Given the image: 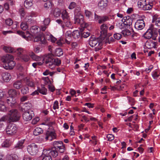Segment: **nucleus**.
Instances as JSON below:
<instances>
[{
	"label": "nucleus",
	"instance_id": "obj_1",
	"mask_svg": "<svg viewBox=\"0 0 160 160\" xmlns=\"http://www.w3.org/2000/svg\"><path fill=\"white\" fill-rule=\"evenodd\" d=\"M21 117V115L18 110L16 109L10 110L7 115H4L1 118L2 121H8L10 122L18 121Z\"/></svg>",
	"mask_w": 160,
	"mask_h": 160
},
{
	"label": "nucleus",
	"instance_id": "obj_2",
	"mask_svg": "<svg viewBox=\"0 0 160 160\" xmlns=\"http://www.w3.org/2000/svg\"><path fill=\"white\" fill-rule=\"evenodd\" d=\"M13 56L10 54H7L3 56L2 60L3 62V67L6 69H12L15 65V63L13 61Z\"/></svg>",
	"mask_w": 160,
	"mask_h": 160
},
{
	"label": "nucleus",
	"instance_id": "obj_3",
	"mask_svg": "<svg viewBox=\"0 0 160 160\" xmlns=\"http://www.w3.org/2000/svg\"><path fill=\"white\" fill-rule=\"evenodd\" d=\"M89 43L91 47H94L96 52L99 51L102 48V41L99 38L91 37L89 39Z\"/></svg>",
	"mask_w": 160,
	"mask_h": 160
},
{
	"label": "nucleus",
	"instance_id": "obj_4",
	"mask_svg": "<svg viewBox=\"0 0 160 160\" xmlns=\"http://www.w3.org/2000/svg\"><path fill=\"white\" fill-rule=\"evenodd\" d=\"M53 58L51 54H45L42 60L43 62H45L46 65L50 68H52Z\"/></svg>",
	"mask_w": 160,
	"mask_h": 160
},
{
	"label": "nucleus",
	"instance_id": "obj_5",
	"mask_svg": "<svg viewBox=\"0 0 160 160\" xmlns=\"http://www.w3.org/2000/svg\"><path fill=\"white\" fill-rule=\"evenodd\" d=\"M27 150L28 153L31 155H35L38 152V146L34 143H32L28 146Z\"/></svg>",
	"mask_w": 160,
	"mask_h": 160
},
{
	"label": "nucleus",
	"instance_id": "obj_6",
	"mask_svg": "<svg viewBox=\"0 0 160 160\" xmlns=\"http://www.w3.org/2000/svg\"><path fill=\"white\" fill-rule=\"evenodd\" d=\"M17 128L15 124H10L7 126L6 131L7 134L12 136L16 132Z\"/></svg>",
	"mask_w": 160,
	"mask_h": 160
},
{
	"label": "nucleus",
	"instance_id": "obj_7",
	"mask_svg": "<svg viewBox=\"0 0 160 160\" xmlns=\"http://www.w3.org/2000/svg\"><path fill=\"white\" fill-rule=\"evenodd\" d=\"M53 146L54 148L58 150L60 152L62 153L64 152L65 147L62 142L60 141H54L53 142Z\"/></svg>",
	"mask_w": 160,
	"mask_h": 160
},
{
	"label": "nucleus",
	"instance_id": "obj_8",
	"mask_svg": "<svg viewBox=\"0 0 160 160\" xmlns=\"http://www.w3.org/2000/svg\"><path fill=\"white\" fill-rule=\"evenodd\" d=\"M94 19L95 21H98V23L100 24L103 23L109 20V18L108 16L106 15L98 16L95 13H94Z\"/></svg>",
	"mask_w": 160,
	"mask_h": 160
},
{
	"label": "nucleus",
	"instance_id": "obj_9",
	"mask_svg": "<svg viewBox=\"0 0 160 160\" xmlns=\"http://www.w3.org/2000/svg\"><path fill=\"white\" fill-rule=\"evenodd\" d=\"M34 116V114L32 111H29L23 113L22 117L24 121H29L32 119Z\"/></svg>",
	"mask_w": 160,
	"mask_h": 160
},
{
	"label": "nucleus",
	"instance_id": "obj_10",
	"mask_svg": "<svg viewBox=\"0 0 160 160\" xmlns=\"http://www.w3.org/2000/svg\"><path fill=\"white\" fill-rule=\"evenodd\" d=\"M145 26V23L142 19L137 20L135 24V28L137 30L142 29Z\"/></svg>",
	"mask_w": 160,
	"mask_h": 160
},
{
	"label": "nucleus",
	"instance_id": "obj_11",
	"mask_svg": "<svg viewBox=\"0 0 160 160\" xmlns=\"http://www.w3.org/2000/svg\"><path fill=\"white\" fill-rule=\"evenodd\" d=\"M56 138V134L54 132L48 131L45 135V139L46 140L51 141Z\"/></svg>",
	"mask_w": 160,
	"mask_h": 160
},
{
	"label": "nucleus",
	"instance_id": "obj_12",
	"mask_svg": "<svg viewBox=\"0 0 160 160\" xmlns=\"http://www.w3.org/2000/svg\"><path fill=\"white\" fill-rule=\"evenodd\" d=\"M108 27L106 24H103L100 27V36L102 38H104L107 34Z\"/></svg>",
	"mask_w": 160,
	"mask_h": 160
},
{
	"label": "nucleus",
	"instance_id": "obj_13",
	"mask_svg": "<svg viewBox=\"0 0 160 160\" xmlns=\"http://www.w3.org/2000/svg\"><path fill=\"white\" fill-rule=\"evenodd\" d=\"M149 29L151 31L152 34H153L152 39L154 40H156V38L158 35V32L160 34V29H158V31L156 28L153 27V25H152Z\"/></svg>",
	"mask_w": 160,
	"mask_h": 160
},
{
	"label": "nucleus",
	"instance_id": "obj_14",
	"mask_svg": "<svg viewBox=\"0 0 160 160\" xmlns=\"http://www.w3.org/2000/svg\"><path fill=\"white\" fill-rule=\"evenodd\" d=\"M122 21L124 22V25L126 26L130 27L132 24V20L129 16L124 17L122 19Z\"/></svg>",
	"mask_w": 160,
	"mask_h": 160
},
{
	"label": "nucleus",
	"instance_id": "obj_15",
	"mask_svg": "<svg viewBox=\"0 0 160 160\" xmlns=\"http://www.w3.org/2000/svg\"><path fill=\"white\" fill-rule=\"evenodd\" d=\"M83 16L82 15H76L74 17V23L79 24L82 25L84 23Z\"/></svg>",
	"mask_w": 160,
	"mask_h": 160
},
{
	"label": "nucleus",
	"instance_id": "obj_16",
	"mask_svg": "<svg viewBox=\"0 0 160 160\" xmlns=\"http://www.w3.org/2000/svg\"><path fill=\"white\" fill-rule=\"evenodd\" d=\"M6 100L8 105L11 107H12L16 105V101L15 98L12 97H7Z\"/></svg>",
	"mask_w": 160,
	"mask_h": 160
},
{
	"label": "nucleus",
	"instance_id": "obj_17",
	"mask_svg": "<svg viewBox=\"0 0 160 160\" xmlns=\"http://www.w3.org/2000/svg\"><path fill=\"white\" fill-rule=\"evenodd\" d=\"M1 76L3 81L7 82H9L11 78V74L8 72H2Z\"/></svg>",
	"mask_w": 160,
	"mask_h": 160
},
{
	"label": "nucleus",
	"instance_id": "obj_18",
	"mask_svg": "<svg viewBox=\"0 0 160 160\" xmlns=\"http://www.w3.org/2000/svg\"><path fill=\"white\" fill-rule=\"evenodd\" d=\"M24 80L27 85L28 86L32 88H34L35 87V84L31 78L27 77L25 78Z\"/></svg>",
	"mask_w": 160,
	"mask_h": 160
},
{
	"label": "nucleus",
	"instance_id": "obj_19",
	"mask_svg": "<svg viewBox=\"0 0 160 160\" xmlns=\"http://www.w3.org/2000/svg\"><path fill=\"white\" fill-rule=\"evenodd\" d=\"M108 2V0H100L98 3L99 8L102 10L106 8L107 6Z\"/></svg>",
	"mask_w": 160,
	"mask_h": 160
},
{
	"label": "nucleus",
	"instance_id": "obj_20",
	"mask_svg": "<svg viewBox=\"0 0 160 160\" xmlns=\"http://www.w3.org/2000/svg\"><path fill=\"white\" fill-rule=\"evenodd\" d=\"M31 104L30 103H25L22 106L21 110L23 112L31 111Z\"/></svg>",
	"mask_w": 160,
	"mask_h": 160
},
{
	"label": "nucleus",
	"instance_id": "obj_21",
	"mask_svg": "<svg viewBox=\"0 0 160 160\" xmlns=\"http://www.w3.org/2000/svg\"><path fill=\"white\" fill-rule=\"evenodd\" d=\"M47 151H48V155L51 157L52 156L53 157H56L58 155V151L56 149L53 148L51 150H46Z\"/></svg>",
	"mask_w": 160,
	"mask_h": 160
},
{
	"label": "nucleus",
	"instance_id": "obj_22",
	"mask_svg": "<svg viewBox=\"0 0 160 160\" xmlns=\"http://www.w3.org/2000/svg\"><path fill=\"white\" fill-rule=\"evenodd\" d=\"M36 16V13L33 11L31 12L30 13L28 14L25 18L26 22H30V23H32V19L31 18H29L30 17H34Z\"/></svg>",
	"mask_w": 160,
	"mask_h": 160
},
{
	"label": "nucleus",
	"instance_id": "obj_23",
	"mask_svg": "<svg viewBox=\"0 0 160 160\" xmlns=\"http://www.w3.org/2000/svg\"><path fill=\"white\" fill-rule=\"evenodd\" d=\"M29 56L33 60L35 61H40L41 60V58L36 55L33 52H31L29 53Z\"/></svg>",
	"mask_w": 160,
	"mask_h": 160
},
{
	"label": "nucleus",
	"instance_id": "obj_24",
	"mask_svg": "<svg viewBox=\"0 0 160 160\" xmlns=\"http://www.w3.org/2000/svg\"><path fill=\"white\" fill-rule=\"evenodd\" d=\"M48 151H44L41 156L42 160H52V157L48 155Z\"/></svg>",
	"mask_w": 160,
	"mask_h": 160
},
{
	"label": "nucleus",
	"instance_id": "obj_25",
	"mask_svg": "<svg viewBox=\"0 0 160 160\" xmlns=\"http://www.w3.org/2000/svg\"><path fill=\"white\" fill-rule=\"evenodd\" d=\"M8 93L9 96V97H12L14 98H15L18 94L17 91L13 89L9 90Z\"/></svg>",
	"mask_w": 160,
	"mask_h": 160
},
{
	"label": "nucleus",
	"instance_id": "obj_26",
	"mask_svg": "<svg viewBox=\"0 0 160 160\" xmlns=\"http://www.w3.org/2000/svg\"><path fill=\"white\" fill-rule=\"evenodd\" d=\"M85 16L90 21H91L93 19V13L91 11L88 10H85Z\"/></svg>",
	"mask_w": 160,
	"mask_h": 160
},
{
	"label": "nucleus",
	"instance_id": "obj_27",
	"mask_svg": "<svg viewBox=\"0 0 160 160\" xmlns=\"http://www.w3.org/2000/svg\"><path fill=\"white\" fill-rule=\"evenodd\" d=\"M25 142V139L19 141L15 146L14 148L17 149H22L24 147L23 144Z\"/></svg>",
	"mask_w": 160,
	"mask_h": 160
},
{
	"label": "nucleus",
	"instance_id": "obj_28",
	"mask_svg": "<svg viewBox=\"0 0 160 160\" xmlns=\"http://www.w3.org/2000/svg\"><path fill=\"white\" fill-rule=\"evenodd\" d=\"M152 33L151 31L148 29L144 34L143 36L144 38L146 39H149L151 38L152 39L153 34H152Z\"/></svg>",
	"mask_w": 160,
	"mask_h": 160
},
{
	"label": "nucleus",
	"instance_id": "obj_29",
	"mask_svg": "<svg viewBox=\"0 0 160 160\" xmlns=\"http://www.w3.org/2000/svg\"><path fill=\"white\" fill-rule=\"evenodd\" d=\"M38 90L39 92L43 95L47 94V90L43 85H42L41 88H38Z\"/></svg>",
	"mask_w": 160,
	"mask_h": 160
},
{
	"label": "nucleus",
	"instance_id": "obj_30",
	"mask_svg": "<svg viewBox=\"0 0 160 160\" xmlns=\"http://www.w3.org/2000/svg\"><path fill=\"white\" fill-rule=\"evenodd\" d=\"M22 22L21 24V28L23 30H26L28 27L29 24H31L30 26H31V23L30 22Z\"/></svg>",
	"mask_w": 160,
	"mask_h": 160
},
{
	"label": "nucleus",
	"instance_id": "obj_31",
	"mask_svg": "<svg viewBox=\"0 0 160 160\" xmlns=\"http://www.w3.org/2000/svg\"><path fill=\"white\" fill-rule=\"evenodd\" d=\"M62 17L63 19L66 21V20L69 19V16L66 10H63L61 13Z\"/></svg>",
	"mask_w": 160,
	"mask_h": 160
},
{
	"label": "nucleus",
	"instance_id": "obj_32",
	"mask_svg": "<svg viewBox=\"0 0 160 160\" xmlns=\"http://www.w3.org/2000/svg\"><path fill=\"white\" fill-rule=\"evenodd\" d=\"M33 5L32 0H25L24 2V6L27 8H28Z\"/></svg>",
	"mask_w": 160,
	"mask_h": 160
},
{
	"label": "nucleus",
	"instance_id": "obj_33",
	"mask_svg": "<svg viewBox=\"0 0 160 160\" xmlns=\"http://www.w3.org/2000/svg\"><path fill=\"white\" fill-rule=\"evenodd\" d=\"M80 32V36L81 38H87L90 35V33L89 32L84 31L83 29H81Z\"/></svg>",
	"mask_w": 160,
	"mask_h": 160
},
{
	"label": "nucleus",
	"instance_id": "obj_34",
	"mask_svg": "<svg viewBox=\"0 0 160 160\" xmlns=\"http://www.w3.org/2000/svg\"><path fill=\"white\" fill-rule=\"evenodd\" d=\"M153 5L152 3H148V4H145V5L142 6V7L141 8L144 10H150L152 7Z\"/></svg>",
	"mask_w": 160,
	"mask_h": 160
},
{
	"label": "nucleus",
	"instance_id": "obj_35",
	"mask_svg": "<svg viewBox=\"0 0 160 160\" xmlns=\"http://www.w3.org/2000/svg\"><path fill=\"white\" fill-rule=\"evenodd\" d=\"M43 132V130L42 128L39 127H37L34 130L33 134L35 136H38Z\"/></svg>",
	"mask_w": 160,
	"mask_h": 160
},
{
	"label": "nucleus",
	"instance_id": "obj_36",
	"mask_svg": "<svg viewBox=\"0 0 160 160\" xmlns=\"http://www.w3.org/2000/svg\"><path fill=\"white\" fill-rule=\"evenodd\" d=\"M54 54L56 56L60 57L63 55V51L61 48H57L56 49Z\"/></svg>",
	"mask_w": 160,
	"mask_h": 160
},
{
	"label": "nucleus",
	"instance_id": "obj_37",
	"mask_svg": "<svg viewBox=\"0 0 160 160\" xmlns=\"http://www.w3.org/2000/svg\"><path fill=\"white\" fill-rule=\"evenodd\" d=\"M81 33L78 30H75L72 33V37L75 39L78 38L80 36Z\"/></svg>",
	"mask_w": 160,
	"mask_h": 160
},
{
	"label": "nucleus",
	"instance_id": "obj_38",
	"mask_svg": "<svg viewBox=\"0 0 160 160\" xmlns=\"http://www.w3.org/2000/svg\"><path fill=\"white\" fill-rule=\"evenodd\" d=\"M12 143V141L8 139H6L2 144V146L5 147H9Z\"/></svg>",
	"mask_w": 160,
	"mask_h": 160
},
{
	"label": "nucleus",
	"instance_id": "obj_39",
	"mask_svg": "<svg viewBox=\"0 0 160 160\" xmlns=\"http://www.w3.org/2000/svg\"><path fill=\"white\" fill-rule=\"evenodd\" d=\"M13 86L15 88L19 89L22 86V82L20 81H16L13 83Z\"/></svg>",
	"mask_w": 160,
	"mask_h": 160
},
{
	"label": "nucleus",
	"instance_id": "obj_40",
	"mask_svg": "<svg viewBox=\"0 0 160 160\" xmlns=\"http://www.w3.org/2000/svg\"><path fill=\"white\" fill-rule=\"evenodd\" d=\"M145 46L147 48L150 49L153 46V42L152 41H147L145 43Z\"/></svg>",
	"mask_w": 160,
	"mask_h": 160
},
{
	"label": "nucleus",
	"instance_id": "obj_41",
	"mask_svg": "<svg viewBox=\"0 0 160 160\" xmlns=\"http://www.w3.org/2000/svg\"><path fill=\"white\" fill-rule=\"evenodd\" d=\"M53 67L55 66H59L61 63V60L58 58H54L53 59Z\"/></svg>",
	"mask_w": 160,
	"mask_h": 160
},
{
	"label": "nucleus",
	"instance_id": "obj_42",
	"mask_svg": "<svg viewBox=\"0 0 160 160\" xmlns=\"http://www.w3.org/2000/svg\"><path fill=\"white\" fill-rule=\"evenodd\" d=\"M38 28L36 26H32L30 29V32L31 33L34 34H37L38 31Z\"/></svg>",
	"mask_w": 160,
	"mask_h": 160
},
{
	"label": "nucleus",
	"instance_id": "obj_43",
	"mask_svg": "<svg viewBox=\"0 0 160 160\" xmlns=\"http://www.w3.org/2000/svg\"><path fill=\"white\" fill-rule=\"evenodd\" d=\"M61 11L59 9L56 8L54 9L53 12V15L56 17H59L61 14Z\"/></svg>",
	"mask_w": 160,
	"mask_h": 160
},
{
	"label": "nucleus",
	"instance_id": "obj_44",
	"mask_svg": "<svg viewBox=\"0 0 160 160\" xmlns=\"http://www.w3.org/2000/svg\"><path fill=\"white\" fill-rule=\"evenodd\" d=\"M6 110L4 102L0 100V111L4 112Z\"/></svg>",
	"mask_w": 160,
	"mask_h": 160
},
{
	"label": "nucleus",
	"instance_id": "obj_45",
	"mask_svg": "<svg viewBox=\"0 0 160 160\" xmlns=\"http://www.w3.org/2000/svg\"><path fill=\"white\" fill-rule=\"evenodd\" d=\"M29 56L27 55H23L21 56V58L23 61L27 62L30 59Z\"/></svg>",
	"mask_w": 160,
	"mask_h": 160
},
{
	"label": "nucleus",
	"instance_id": "obj_46",
	"mask_svg": "<svg viewBox=\"0 0 160 160\" xmlns=\"http://www.w3.org/2000/svg\"><path fill=\"white\" fill-rule=\"evenodd\" d=\"M17 158L15 155H8L7 156L6 160H17Z\"/></svg>",
	"mask_w": 160,
	"mask_h": 160
},
{
	"label": "nucleus",
	"instance_id": "obj_47",
	"mask_svg": "<svg viewBox=\"0 0 160 160\" xmlns=\"http://www.w3.org/2000/svg\"><path fill=\"white\" fill-rule=\"evenodd\" d=\"M52 6V4L51 2L50 1H47L45 3L44 5V8L46 9L51 8Z\"/></svg>",
	"mask_w": 160,
	"mask_h": 160
},
{
	"label": "nucleus",
	"instance_id": "obj_48",
	"mask_svg": "<svg viewBox=\"0 0 160 160\" xmlns=\"http://www.w3.org/2000/svg\"><path fill=\"white\" fill-rule=\"evenodd\" d=\"M146 3V0H139L138 4L139 7L142 8Z\"/></svg>",
	"mask_w": 160,
	"mask_h": 160
},
{
	"label": "nucleus",
	"instance_id": "obj_49",
	"mask_svg": "<svg viewBox=\"0 0 160 160\" xmlns=\"http://www.w3.org/2000/svg\"><path fill=\"white\" fill-rule=\"evenodd\" d=\"M155 21V24L158 26H160V18H156L155 17H154L152 20V22Z\"/></svg>",
	"mask_w": 160,
	"mask_h": 160
},
{
	"label": "nucleus",
	"instance_id": "obj_50",
	"mask_svg": "<svg viewBox=\"0 0 160 160\" xmlns=\"http://www.w3.org/2000/svg\"><path fill=\"white\" fill-rule=\"evenodd\" d=\"M22 93L23 94H26L29 92V88L28 87H23L21 89Z\"/></svg>",
	"mask_w": 160,
	"mask_h": 160
},
{
	"label": "nucleus",
	"instance_id": "obj_51",
	"mask_svg": "<svg viewBox=\"0 0 160 160\" xmlns=\"http://www.w3.org/2000/svg\"><path fill=\"white\" fill-rule=\"evenodd\" d=\"M19 13L21 18H23L25 15V12L23 8H21L19 10Z\"/></svg>",
	"mask_w": 160,
	"mask_h": 160
},
{
	"label": "nucleus",
	"instance_id": "obj_52",
	"mask_svg": "<svg viewBox=\"0 0 160 160\" xmlns=\"http://www.w3.org/2000/svg\"><path fill=\"white\" fill-rule=\"evenodd\" d=\"M6 24L8 26H10L13 23V21L10 18H8L5 20Z\"/></svg>",
	"mask_w": 160,
	"mask_h": 160
},
{
	"label": "nucleus",
	"instance_id": "obj_53",
	"mask_svg": "<svg viewBox=\"0 0 160 160\" xmlns=\"http://www.w3.org/2000/svg\"><path fill=\"white\" fill-rule=\"evenodd\" d=\"M3 49L6 52L11 53L13 52V49L11 47H5L3 48Z\"/></svg>",
	"mask_w": 160,
	"mask_h": 160
},
{
	"label": "nucleus",
	"instance_id": "obj_54",
	"mask_svg": "<svg viewBox=\"0 0 160 160\" xmlns=\"http://www.w3.org/2000/svg\"><path fill=\"white\" fill-rule=\"evenodd\" d=\"M107 138H108V141H111L114 139V136L112 134H108L107 135Z\"/></svg>",
	"mask_w": 160,
	"mask_h": 160
},
{
	"label": "nucleus",
	"instance_id": "obj_55",
	"mask_svg": "<svg viewBox=\"0 0 160 160\" xmlns=\"http://www.w3.org/2000/svg\"><path fill=\"white\" fill-rule=\"evenodd\" d=\"M122 34H123L124 36L129 35L131 34L130 31L129 30L127 29L123 30L122 31Z\"/></svg>",
	"mask_w": 160,
	"mask_h": 160
},
{
	"label": "nucleus",
	"instance_id": "obj_56",
	"mask_svg": "<svg viewBox=\"0 0 160 160\" xmlns=\"http://www.w3.org/2000/svg\"><path fill=\"white\" fill-rule=\"evenodd\" d=\"M6 95L5 94V92L1 91H0V99H2V98L5 100L7 98Z\"/></svg>",
	"mask_w": 160,
	"mask_h": 160
},
{
	"label": "nucleus",
	"instance_id": "obj_57",
	"mask_svg": "<svg viewBox=\"0 0 160 160\" xmlns=\"http://www.w3.org/2000/svg\"><path fill=\"white\" fill-rule=\"evenodd\" d=\"M114 38L116 40H119L122 38V35L119 33H115L113 35Z\"/></svg>",
	"mask_w": 160,
	"mask_h": 160
},
{
	"label": "nucleus",
	"instance_id": "obj_58",
	"mask_svg": "<svg viewBox=\"0 0 160 160\" xmlns=\"http://www.w3.org/2000/svg\"><path fill=\"white\" fill-rule=\"evenodd\" d=\"M17 33L18 34L22 36L24 38L26 39L27 38V37L25 36L24 33L22 31H17Z\"/></svg>",
	"mask_w": 160,
	"mask_h": 160
},
{
	"label": "nucleus",
	"instance_id": "obj_59",
	"mask_svg": "<svg viewBox=\"0 0 160 160\" xmlns=\"http://www.w3.org/2000/svg\"><path fill=\"white\" fill-rule=\"evenodd\" d=\"M80 10V9L79 7H77L74 10V16L76 15H81L80 13L79 12V11Z\"/></svg>",
	"mask_w": 160,
	"mask_h": 160
},
{
	"label": "nucleus",
	"instance_id": "obj_60",
	"mask_svg": "<svg viewBox=\"0 0 160 160\" xmlns=\"http://www.w3.org/2000/svg\"><path fill=\"white\" fill-rule=\"evenodd\" d=\"M50 20L49 18H45L43 21V23L45 26L48 25L49 23Z\"/></svg>",
	"mask_w": 160,
	"mask_h": 160
},
{
	"label": "nucleus",
	"instance_id": "obj_61",
	"mask_svg": "<svg viewBox=\"0 0 160 160\" xmlns=\"http://www.w3.org/2000/svg\"><path fill=\"white\" fill-rule=\"evenodd\" d=\"M53 108L55 110L58 108V102L57 101H56L53 104Z\"/></svg>",
	"mask_w": 160,
	"mask_h": 160
},
{
	"label": "nucleus",
	"instance_id": "obj_62",
	"mask_svg": "<svg viewBox=\"0 0 160 160\" xmlns=\"http://www.w3.org/2000/svg\"><path fill=\"white\" fill-rule=\"evenodd\" d=\"M43 80L44 81L45 84H48L51 83L48 77L44 78H43Z\"/></svg>",
	"mask_w": 160,
	"mask_h": 160
},
{
	"label": "nucleus",
	"instance_id": "obj_63",
	"mask_svg": "<svg viewBox=\"0 0 160 160\" xmlns=\"http://www.w3.org/2000/svg\"><path fill=\"white\" fill-rule=\"evenodd\" d=\"M128 101L129 102V104L131 105H133L135 103V100L133 98H130L128 99Z\"/></svg>",
	"mask_w": 160,
	"mask_h": 160
},
{
	"label": "nucleus",
	"instance_id": "obj_64",
	"mask_svg": "<svg viewBox=\"0 0 160 160\" xmlns=\"http://www.w3.org/2000/svg\"><path fill=\"white\" fill-rule=\"evenodd\" d=\"M39 118L38 117H37L33 118L32 122V124H35L39 121Z\"/></svg>",
	"mask_w": 160,
	"mask_h": 160
}]
</instances>
